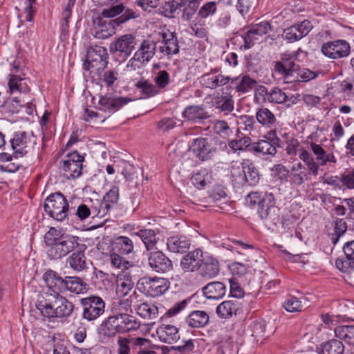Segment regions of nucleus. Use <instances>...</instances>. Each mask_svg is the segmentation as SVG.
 Here are the masks:
<instances>
[{"mask_svg":"<svg viewBox=\"0 0 354 354\" xmlns=\"http://www.w3.org/2000/svg\"><path fill=\"white\" fill-rule=\"evenodd\" d=\"M156 50V43L150 39L144 40L133 57L130 59L127 67L133 70L140 68L154 56Z\"/></svg>","mask_w":354,"mask_h":354,"instance_id":"obj_7","label":"nucleus"},{"mask_svg":"<svg viewBox=\"0 0 354 354\" xmlns=\"http://www.w3.org/2000/svg\"><path fill=\"white\" fill-rule=\"evenodd\" d=\"M43 278L53 293L64 292L65 278L63 279L56 272L48 270L44 273Z\"/></svg>","mask_w":354,"mask_h":354,"instance_id":"obj_28","label":"nucleus"},{"mask_svg":"<svg viewBox=\"0 0 354 354\" xmlns=\"http://www.w3.org/2000/svg\"><path fill=\"white\" fill-rule=\"evenodd\" d=\"M136 86L140 90L145 97L153 96L158 93V90L156 86L147 80H140L138 82Z\"/></svg>","mask_w":354,"mask_h":354,"instance_id":"obj_57","label":"nucleus"},{"mask_svg":"<svg viewBox=\"0 0 354 354\" xmlns=\"http://www.w3.org/2000/svg\"><path fill=\"white\" fill-rule=\"evenodd\" d=\"M88 289V284L78 277H66L64 283V292L70 291L75 294H82Z\"/></svg>","mask_w":354,"mask_h":354,"instance_id":"obj_33","label":"nucleus"},{"mask_svg":"<svg viewBox=\"0 0 354 354\" xmlns=\"http://www.w3.org/2000/svg\"><path fill=\"white\" fill-rule=\"evenodd\" d=\"M12 149L16 156H35L38 154L39 147L37 137L32 131H17L10 140Z\"/></svg>","mask_w":354,"mask_h":354,"instance_id":"obj_2","label":"nucleus"},{"mask_svg":"<svg viewBox=\"0 0 354 354\" xmlns=\"http://www.w3.org/2000/svg\"><path fill=\"white\" fill-rule=\"evenodd\" d=\"M290 181L295 185H302L307 178L305 166L300 162L294 163L288 173Z\"/></svg>","mask_w":354,"mask_h":354,"instance_id":"obj_37","label":"nucleus"},{"mask_svg":"<svg viewBox=\"0 0 354 354\" xmlns=\"http://www.w3.org/2000/svg\"><path fill=\"white\" fill-rule=\"evenodd\" d=\"M256 118L259 124L266 128H271L277 123V118L274 113L266 107L257 110Z\"/></svg>","mask_w":354,"mask_h":354,"instance_id":"obj_41","label":"nucleus"},{"mask_svg":"<svg viewBox=\"0 0 354 354\" xmlns=\"http://www.w3.org/2000/svg\"><path fill=\"white\" fill-rule=\"evenodd\" d=\"M115 167L118 171H119V169L122 167L121 174L124 176L127 180H132L133 179L135 170L133 165L122 160L116 164Z\"/></svg>","mask_w":354,"mask_h":354,"instance_id":"obj_62","label":"nucleus"},{"mask_svg":"<svg viewBox=\"0 0 354 354\" xmlns=\"http://www.w3.org/2000/svg\"><path fill=\"white\" fill-rule=\"evenodd\" d=\"M169 285L167 279L158 277H144L137 283L140 291L151 297L163 295L169 289Z\"/></svg>","mask_w":354,"mask_h":354,"instance_id":"obj_6","label":"nucleus"},{"mask_svg":"<svg viewBox=\"0 0 354 354\" xmlns=\"http://www.w3.org/2000/svg\"><path fill=\"white\" fill-rule=\"evenodd\" d=\"M113 250L119 254L127 255L133 252L134 245L131 239L124 236L117 237L113 243Z\"/></svg>","mask_w":354,"mask_h":354,"instance_id":"obj_39","label":"nucleus"},{"mask_svg":"<svg viewBox=\"0 0 354 354\" xmlns=\"http://www.w3.org/2000/svg\"><path fill=\"white\" fill-rule=\"evenodd\" d=\"M203 292L209 299H219L225 295L226 286L220 281L211 282L203 288Z\"/></svg>","mask_w":354,"mask_h":354,"instance_id":"obj_32","label":"nucleus"},{"mask_svg":"<svg viewBox=\"0 0 354 354\" xmlns=\"http://www.w3.org/2000/svg\"><path fill=\"white\" fill-rule=\"evenodd\" d=\"M183 117L187 120H196L207 118V113L201 106H191L185 109Z\"/></svg>","mask_w":354,"mask_h":354,"instance_id":"obj_47","label":"nucleus"},{"mask_svg":"<svg viewBox=\"0 0 354 354\" xmlns=\"http://www.w3.org/2000/svg\"><path fill=\"white\" fill-rule=\"evenodd\" d=\"M198 7L199 6L196 2L187 0L186 4L182 8V19L185 21L190 20L195 15Z\"/></svg>","mask_w":354,"mask_h":354,"instance_id":"obj_60","label":"nucleus"},{"mask_svg":"<svg viewBox=\"0 0 354 354\" xmlns=\"http://www.w3.org/2000/svg\"><path fill=\"white\" fill-rule=\"evenodd\" d=\"M230 82L231 88L239 95L250 92L257 84L256 80L247 74H241L239 76L231 77Z\"/></svg>","mask_w":354,"mask_h":354,"instance_id":"obj_20","label":"nucleus"},{"mask_svg":"<svg viewBox=\"0 0 354 354\" xmlns=\"http://www.w3.org/2000/svg\"><path fill=\"white\" fill-rule=\"evenodd\" d=\"M250 144L251 139L250 137L246 136L239 137L237 135L236 138L228 141L229 147L234 152L236 151L245 150L250 145Z\"/></svg>","mask_w":354,"mask_h":354,"instance_id":"obj_51","label":"nucleus"},{"mask_svg":"<svg viewBox=\"0 0 354 354\" xmlns=\"http://www.w3.org/2000/svg\"><path fill=\"white\" fill-rule=\"evenodd\" d=\"M335 336L350 345H354V325H341L335 328Z\"/></svg>","mask_w":354,"mask_h":354,"instance_id":"obj_43","label":"nucleus"},{"mask_svg":"<svg viewBox=\"0 0 354 354\" xmlns=\"http://www.w3.org/2000/svg\"><path fill=\"white\" fill-rule=\"evenodd\" d=\"M162 41L160 51L165 55L171 56L179 52V45L175 34L167 30L161 34Z\"/></svg>","mask_w":354,"mask_h":354,"instance_id":"obj_23","label":"nucleus"},{"mask_svg":"<svg viewBox=\"0 0 354 354\" xmlns=\"http://www.w3.org/2000/svg\"><path fill=\"white\" fill-rule=\"evenodd\" d=\"M78 240L77 236L64 234L55 246L48 249V256L50 259H59L65 257L79 246Z\"/></svg>","mask_w":354,"mask_h":354,"instance_id":"obj_10","label":"nucleus"},{"mask_svg":"<svg viewBox=\"0 0 354 354\" xmlns=\"http://www.w3.org/2000/svg\"><path fill=\"white\" fill-rule=\"evenodd\" d=\"M136 38L131 34L123 35L113 41L109 46L111 53L119 52L124 58H127L135 48Z\"/></svg>","mask_w":354,"mask_h":354,"instance_id":"obj_16","label":"nucleus"},{"mask_svg":"<svg viewBox=\"0 0 354 354\" xmlns=\"http://www.w3.org/2000/svg\"><path fill=\"white\" fill-rule=\"evenodd\" d=\"M82 306V318L93 322L99 318L104 313L105 303L97 296H91L80 300Z\"/></svg>","mask_w":354,"mask_h":354,"instance_id":"obj_8","label":"nucleus"},{"mask_svg":"<svg viewBox=\"0 0 354 354\" xmlns=\"http://www.w3.org/2000/svg\"><path fill=\"white\" fill-rule=\"evenodd\" d=\"M84 157L77 151L68 153L62 160V169L66 179L75 178L82 174Z\"/></svg>","mask_w":354,"mask_h":354,"instance_id":"obj_11","label":"nucleus"},{"mask_svg":"<svg viewBox=\"0 0 354 354\" xmlns=\"http://www.w3.org/2000/svg\"><path fill=\"white\" fill-rule=\"evenodd\" d=\"M336 268L342 272L351 273L354 270V260L345 256L339 257L335 261Z\"/></svg>","mask_w":354,"mask_h":354,"instance_id":"obj_58","label":"nucleus"},{"mask_svg":"<svg viewBox=\"0 0 354 354\" xmlns=\"http://www.w3.org/2000/svg\"><path fill=\"white\" fill-rule=\"evenodd\" d=\"M115 33L113 26L111 24H102L96 30L95 37L97 39H107Z\"/></svg>","mask_w":354,"mask_h":354,"instance_id":"obj_63","label":"nucleus"},{"mask_svg":"<svg viewBox=\"0 0 354 354\" xmlns=\"http://www.w3.org/2000/svg\"><path fill=\"white\" fill-rule=\"evenodd\" d=\"M283 306L288 312L290 313L301 312L304 308L302 301L295 297H292L284 301Z\"/></svg>","mask_w":354,"mask_h":354,"instance_id":"obj_59","label":"nucleus"},{"mask_svg":"<svg viewBox=\"0 0 354 354\" xmlns=\"http://www.w3.org/2000/svg\"><path fill=\"white\" fill-rule=\"evenodd\" d=\"M188 151L192 152L200 160L205 161L212 158L216 152V148L207 138L201 137L192 140Z\"/></svg>","mask_w":354,"mask_h":354,"instance_id":"obj_13","label":"nucleus"},{"mask_svg":"<svg viewBox=\"0 0 354 354\" xmlns=\"http://www.w3.org/2000/svg\"><path fill=\"white\" fill-rule=\"evenodd\" d=\"M217 10V3L215 1H209L205 3L199 9L198 16L202 19H206L212 16Z\"/></svg>","mask_w":354,"mask_h":354,"instance_id":"obj_61","label":"nucleus"},{"mask_svg":"<svg viewBox=\"0 0 354 354\" xmlns=\"http://www.w3.org/2000/svg\"><path fill=\"white\" fill-rule=\"evenodd\" d=\"M119 187L113 186L103 198V201L100 203V208L97 212L96 210L93 212L94 216L102 217L110 208L111 204H117L119 200Z\"/></svg>","mask_w":354,"mask_h":354,"instance_id":"obj_29","label":"nucleus"},{"mask_svg":"<svg viewBox=\"0 0 354 354\" xmlns=\"http://www.w3.org/2000/svg\"><path fill=\"white\" fill-rule=\"evenodd\" d=\"M120 15L111 22L117 26L125 24L129 20L136 19L140 17V12L136 9L127 8L122 3L112 4L110 7L104 8L100 16L104 18H113Z\"/></svg>","mask_w":354,"mask_h":354,"instance_id":"obj_5","label":"nucleus"},{"mask_svg":"<svg viewBox=\"0 0 354 354\" xmlns=\"http://www.w3.org/2000/svg\"><path fill=\"white\" fill-rule=\"evenodd\" d=\"M231 77L221 73H207L200 77V83L205 88L216 89L228 84Z\"/></svg>","mask_w":354,"mask_h":354,"instance_id":"obj_21","label":"nucleus"},{"mask_svg":"<svg viewBox=\"0 0 354 354\" xmlns=\"http://www.w3.org/2000/svg\"><path fill=\"white\" fill-rule=\"evenodd\" d=\"M187 0H171L166 1L162 6V12L166 17H172V15L180 10L186 4Z\"/></svg>","mask_w":354,"mask_h":354,"instance_id":"obj_48","label":"nucleus"},{"mask_svg":"<svg viewBox=\"0 0 354 354\" xmlns=\"http://www.w3.org/2000/svg\"><path fill=\"white\" fill-rule=\"evenodd\" d=\"M203 252L197 248L188 252L180 261V267L184 272H194L198 270L203 261Z\"/></svg>","mask_w":354,"mask_h":354,"instance_id":"obj_17","label":"nucleus"},{"mask_svg":"<svg viewBox=\"0 0 354 354\" xmlns=\"http://www.w3.org/2000/svg\"><path fill=\"white\" fill-rule=\"evenodd\" d=\"M59 299V302H58V310L56 317L63 318L69 317L74 310V304L62 295H60Z\"/></svg>","mask_w":354,"mask_h":354,"instance_id":"obj_49","label":"nucleus"},{"mask_svg":"<svg viewBox=\"0 0 354 354\" xmlns=\"http://www.w3.org/2000/svg\"><path fill=\"white\" fill-rule=\"evenodd\" d=\"M113 317L119 334L135 330L140 326L136 319L130 315H113Z\"/></svg>","mask_w":354,"mask_h":354,"instance_id":"obj_24","label":"nucleus"},{"mask_svg":"<svg viewBox=\"0 0 354 354\" xmlns=\"http://www.w3.org/2000/svg\"><path fill=\"white\" fill-rule=\"evenodd\" d=\"M239 308L240 304L237 301L228 300L221 303L217 306L216 312L219 317L227 319L236 315Z\"/></svg>","mask_w":354,"mask_h":354,"instance_id":"obj_36","label":"nucleus"},{"mask_svg":"<svg viewBox=\"0 0 354 354\" xmlns=\"http://www.w3.org/2000/svg\"><path fill=\"white\" fill-rule=\"evenodd\" d=\"M214 105L216 109L227 115L234 110V101L232 95H218L214 97Z\"/></svg>","mask_w":354,"mask_h":354,"instance_id":"obj_38","label":"nucleus"},{"mask_svg":"<svg viewBox=\"0 0 354 354\" xmlns=\"http://www.w3.org/2000/svg\"><path fill=\"white\" fill-rule=\"evenodd\" d=\"M263 138L264 139L253 143V151L263 155L274 156L277 153V147H281V140L277 137L276 131H270Z\"/></svg>","mask_w":354,"mask_h":354,"instance_id":"obj_12","label":"nucleus"},{"mask_svg":"<svg viewBox=\"0 0 354 354\" xmlns=\"http://www.w3.org/2000/svg\"><path fill=\"white\" fill-rule=\"evenodd\" d=\"M214 131L223 139H227L233 134L232 129L225 120H216L214 124Z\"/></svg>","mask_w":354,"mask_h":354,"instance_id":"obj_52","label":"nucleus"},{"mask_svg":"<svg viewBox=\"0 0 354 354\" xmlns=\"http://www.w3.org/2000/svg\"><path fill=\"white\" fill-rule=\"evenodd\" d=\"M266 322L263 319L254 321L250 325L252 336L257 342L263 339L266 335Z\"/></svg>","mask_w":354,"mask_h":354,"instance_id":"obj_53","label":"nucleus"},{"mask_svg":"<svg viewBox=\"0 0 354 354\" xmlns=\"http://www.w3.org/2000/svg\"><path fill=\"white\" fill-rule=\"evenodd\" d=\"M350 49V45L346 41L338 39L324 43L321 50L326 57L336 59L347 57Z\"/></svg>","mask_w":354,"mask_h":354,"instance_id":"obj_14","label":"nucleus"},{"mask_svg":"<svg viewBox=\"0 0 354 354\" xmlns=\"http://www.w3.org/2000/svg\"><path fill=\"white\" fill-rule=\"evenodd\" d=\"M136 310L137 313L144 319H153L157 318L158 315L157 306L147 303L138 305Z\"/></svg>","mask_w":354,"mask_h":354,"instance_id":"obj_46","label":"nucleus"},{"mask_svg":"<svg viewBox=\"0 0 354 354\" xmlns=\"http://www.w3.org/2000/svg\"><path fill=\"white\" fill-rule=\"evenodd\" d=\"M242 165L244 171V185L245 183L251 186L257 185L260 179L258 169L250 160H243Z\"/></svg>","mask_w":354,"mask_h":354,"instance_id":"obj_35","label":"nucleus"},{"mask_svg":"<svg viewBox=\"0 0 354 354\" xmlns=\"http://www.w3.org/2000/svg\"><path fill=\"white\" fill-rule=\"evenodd\" d=\"M230 176L234 186L241 187L244 185V171L242 165L240 167L237 162L232 163L230 166Z\"/></svg>","mask_w":354,"mask_h":354,"instance_id":"obj_50","label":"nucleus"},{"mask_svg":"<svg viewBox=\"0 0 354 354\" xmlns=\"http://www.w3.org/2000/svg\"><path fill=\"white\" fill-rule=\"evenodd\" d=\"M117 282L118 291L124 296H126L133 287V283L129 277H124L123 279L122 277H119Z\"/></svg>","mask_w":354,"mask_h":354,"instance_id":"obj_64","label":"nucleus"},{"mask_svg":"<svg viewBox=\"0 0 354 354\" xmlns=\"http://www.w3.org/2000/svg\"><path fill=\"white\" fill-rule=\"evenodd\" d=\"M300 49L292 52H285L281 55V60L274 64V71L286 84L295 82H308L317 77V73L308 68H300L295 62Z\"/></svg>","mask_w":354,"mask_h":354,"instance_id":"obj_1","label":"nucleus"},{"mask_svg":"<svg viewBox=\"0 0 354 354\" xmlns=\"http://www.w3.org/2000/svg\"><path fill=\"white\" fill-rule=\"evenodd\" d=\"M8 86L11 93L17 91L26 93L29 91L27 80L25 78L21 77L20 75H10Z\"/></svg>","mask_w":354,"mask_h":354,"instance_id":"obj_45","label":"nucleus"},{"mask_svg":"<svg viewBox=\"0 0 354 354\" xmlns=\"http://www.w3.org/2000/svg\"><path fill=\"white\" fill-rule=\"evenodd\" d=\"M109 54L106 48L95 46L91 47L87 51L86 63L84 68L90 71L91 78L95 80H100L102 72L107 67Z\"/></svg>","mask_w":354,"mask_h":354,"instance_id":"obj_3","label":"nucleus"},{"mask_svg":"<svg viewBox=\"0 0 354 354\" xmlns=\"http://www.w3.org/2000/svg\"><path fill=\"white\" fill-rule=\"evenodd\" d=\"M279 209L275 206L274 195L265 194L258 205L257 213L266 224H276L279 221Z\"/></svg>","mask_w":354,"mask_h":354,"instance_id":"obj_9","label":"nucleus"},{"mask_svg":"<svg viewBox=\"0 0 354 354\" xmlns=\"http://www.w3.org/2000/svg\"><path fill=\"white\" fill-rule=\"evenodd\" d=\"M45 212L53 219L62 222L66 218L68 213V203L60 192L48 196L44 203Z\"/></svg>","mask_w":354,"mask_h":354,"instance_id":"obj_4","label":"nucleus"},{"mask_svg":"<svg viewBox=\"0 0 354 354\" xmlns=\"http://www.w3.org/2000/svg\"><path fill=\"white\" fill-rule=\"evenodd\" d=\"M156 334L162 342L171 344L180 339L178 328L171 324H161L156 329Z\"/></svg>","mask_w":354,"mask_h":354,"instance_id":"obj_22","label":"nucleus"},{"mask_svg":"<svg viewBox=\"0 0 354 354\" xmlns=\"http://www.w3.org/2000/svg\"><path fill=\"white\" fill-rule=\"evenodd\" d=\"M219 271V262L216 258L208 256L203 259V265L200 268V273L202 277L212 279L216 277Z\"/></svg>","mask_w":354,"mask_h":354,"instance_id":"obj_30","label":"nucleus"},{"mask_svg":"<svg viewBox=\"0 0 354 354\" xmlns=\"http://www.w3.org/2000/svg\"><path fill=\"white\" fill-rule=\"evenodd\" d=\"M113 315L109 316L106 319H105L102 325L101 329L102 333L104 335L107 336L109 337H113L118 333V331L116 328V326L115 322H113Z\"/></svg>","mask_w":354,"mask_h":354,"instance_id":"obj_54","label":"nucleus"},{"mask_svg":"<svg viewBox=\"0 0 354 354\" xmlns=\"http://www.w3.org/2000/svg\"><path fill=\"white\" fill-rule=\"evenodd\" d=\"M344 351V344L337 339H331L324 342L319 348V354H343Z\"/></svg>","mask_w":354,"mask_h":354,"instance_id":"obj_42","label":"nucleus"},{"mask_svg":"<svg viewBox=\"0 0 354 354\" xmlns=\"http://www.w3.org/2000/svg\"><path fill=\"white\" fill-rule=\"evenodd\" d=\"M299 158L305 163L308 167V173L313 176H317L319 171V163L317 162L313 156L305 149L300 148Z\"/></svg>","mask_w":354,"mask_h":354,"instance_id":"obj_44","label":"nucleus"},{"mask_svg":"<svg viewBox=\"0 0 354 354\" xmlns=\"http://www.w3.org/2000/svg\"><path fill=\"white\" fill-rule=\"evenodd\" d=\"M270 30L271 25L268 21H262L252 26L243 37L245 48H250L259 37L268 33Z\"/></svg>","mask_w":354,"mask_h":354,"instance_id":"obj_18","label":"nucleus"},{"mask_svg":"<svg viewBox=\"0 0 354 354\" xmlns=\"http://www.w3.org/2000/svg\"><path fill=\"white\" fill-rule=\"evenodd\" d=\"M66 263L77 272L88 269V263L84 251L80 249L73 252L66 259Z\"/></svg>","mask_w":354,"mask_h":354,"instance_id":"obj_31","label":"nucleus"},{"mask_svg":"<svg viewBox=\"0 0 354 354\" xmlns=\"http://www.w3.org/2000/svg\"><path fill=\"white\" fill-rule=\"evenodd\" d=\"M118 354H129L130 346H132L133 349H137V346H146L149 344V339L144 337H133L129 336L118 337Z\"/></svg>","mask_w":354,"mask_h":354,"instance_id":"obj_25","label":"nucleus"},{"mask_svg":"<svg viewBox=\"0 0 354 354\" xmlns=\"http://www.w3.org/2000/svg\"><path fill=\"white\" fill-rule=\"evenodd\" d=\"M288 99L287 95L277 87L272 88L268 93L267 100L270 103L282 104Z\"/></svg>","mask_w":354,"mask_h":354,"instance_id":"obj_56","label":"nucleus"},{"mask_svg":"<svg viewBox=\"0 0 354 354\" xmlns=\"http://www.w3.org/2000/svg\"><path fill=\"white\" fill-rule=\"evenodd\" d=\"M133 234L142 240L148 251L153 250L158 242V238H157L156 234L153 230L142 229L134 232Z\"/></svg>","mask_w":354,"mask_h":354,"instance_id":"obj_40","label":"nucleus"},{"mask_svg":"<svg viewBox=\"0 0 354 354\" xmlns=\"http://www.w3.org/2000/svg\"><path fill=\"white\" fill-rule=\"evenodd\" d=\"M148 261L149 266L157 272H166L172 268L171 261L161 251L151 252Z\"/></svg>","mask_w":354,"mask_h":354,"instance_id":"obj_19","label":"nucleus"},{"mask_svg":"<svg viewBox=\"0 0 354 354\" xmlns=\"http://www.w3.org/2000/svg\"><path fill=\"white\" fill-rule=\"evenodd\" d=\"M167 249L174 253H185L191 246V240L183 235H174L167 239Z\"/></svg>","mask_w":354,"mask_h":354,"instance_id":"obj_26","label":"nucleus"},{"mask_svg":"<svg viewBox=\"0 0 354 354\" xmlns=\"http://www.w3.org/2000/svg\"><path fill=\"white\" fill-rule=\"evenodd\" d=\"M136 299V294L130 295L129 297L124 296L122 298L115 299L111 304L112 313L115 315H129V313H132L131 306L133 299Z\"/></svg>","mask_w":354,"mask_h":354,"instance_id":"obj_27","label":"nucleus"},{"mask_svg":"<svg viewBox=\"0 0 354 354\" xmlns=\"http://www.w3.org/2000/svg\"><path fill=\"white\" fill-rule=\"evenodd\" d=\"M64 235V234H62L61 230L55 227H50L44 235V241L47 246L52 248L55 246V243H57Z\"/></svg>","mask_w":354,"mask_h":354,"instance_id":"obj_55","label":"nucleus"},{"mask_svg":"<svg viewBox=\"0 0 354 354\" xmlns=\"http://www.w3.org/2000/svg\"><path fill=\"white\" fill-rule=\"evenodd\" d=\"M187 325L192 328H203L209 322V315L203 310L192 311L185 319Z\"/></svg>","mask_w":354,"mask_h":354,"instance_id":"obj_34","label":"nucleus"},{"mask_svg":"<svg viewBox=\"0 0 354 354\" xmlns=\"http://www.w3.org/2000/svg\"><path fill=\"white\" fill-rule=\"evenodd\" d=\"M59 297V293H45L44 296L37 301V308L43 317H56Z\"/></svg>","mask_w":354,"mask_h":354,"instance_id":"obj_15","label":"nucleus"}]
</instances>
